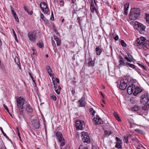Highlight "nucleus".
Returning <instances> with one entry per match:
<instances>
[{
	"instance_id": "nucleus-1",
	"label": "nucleus",
	"mask_w": 149,
	"mask_h": 149,
	"mask_svg": "<svg viewBox=\"0 0 149 149\" xmlns=\"http://www.w3.org/2000/svg\"><path fill=\"white\" fill-rule=\"evenodd\" d=\"M139 8H134L131 9L130 13V18L132 20H135L139 17L140 15Z\"/></svg>"
},
{
	"instance_id": "nucleus-2",
	"label": "nucleus",
	"mask_w": 149,
	"mask_h": 149,
	"mask_svg": "<svg viewBox=\"0 0 149 149\" xmlns=\"http://www.w3.org/2000/svg\"><path fill=\"white\" fill-rule=\"evenodd\" d=\"M137 42L138 44L143 46L144 49L146 50L149 48V45L147 43L146 38L144 37H141L137 38Z\"/></svg>"
},
{
	"instance_id": "nucleus-3",
	"label": "nucleus",
	"mask_w": 149,
	"mask_h": 149,
	"mask_svg": "<svg viewBox=\"0 0 149 149\" xmlns=\"http://www.w3.org/2000/svg\"><path fill=\"white\" fill-rule=\"evenodd\" d=\"M37 33L36 32L34 31L29 32L28 34V36L29 40L31 42L35 43L36 42V40L37 37Z\"/></svg>"
},
{
	"instance_id": "nucleus-4",
	"label": "nucleus",
	"mask_w": 149,
	"mask_h": 149,
	"mask_svg": "<svg viewBox=\"0 0 149 149\" xmlns=\"http://www.w3.org/2000/svg\"><path fill=\"white\" fill-rule=\"evenodd\" d=\"M56 136L60 142V145L63 146L65 145V141L61 132H58L56 133Z\"/></svg>"
},
{
	"instance_id": "nucleus-5",
	"label": "nucleus",
	"mask_w": 149,
	"mask_h": 149,
	"mask_svg": "<svg viewBox=\"0 0 149 149\" xmlns=\"http://www.w3.org/2000/svg\"><path fill=\"white\" fill-rule=\"evenodd\" d=\"M149 101V98L148 94L147 93H145L142 95L141 97V102L143 104H147Z\"/></svg>"
},
{
	"instance_id": "nucleus-6",
	"label": "nucleus",
	"mask_w": 149,
	"mask_h": 149,
	"mask_svg": "<svg viewBox=\"0 0 149 149\" xmlns=\"http://www.w3.org/2000/svg\"><path fill=\"white\" fill-rule=\"evenodd\" d=\"M75 126L77 130H83L85 127V125L83 121H77L76 122Z\"/></svg>"
},
{
	"instance_id": "nucleus-7",
	"label": "nucleus",
	"mask_w": 149,
	"mask_h": 149,
	"mask_svg": "<svg viewBox=\"0 0 149 149\" xmlns=\"http://www.w3.org/2000/svg\"><path fill=\"white\" fill-rule=\"evenodd\" d=\"M81 137L82 140L84 142L89 143L90 140L89 136L87 133L83 132L82 133Z\"/></svg>"
},
{
	"instance_id": "nucleus-8",
	"label": "nucleus",
	"mask_w": 149,
	"mask_h": 149,
	"mask_svg": "<svg viewBox=\"0 0 149 149\" xmlns=\"http://www.w3.org/2000/svg\"><path fill=\"white\" fill-rule=\"evenodd\" d=\"M17 107L23 109V105L24 102V99L21 97H19V98L17 99Z\"/></svg>"
},
{
	"instance_id": "nucleus-9",
	"label": "nucleus",
	"mask_w": 149,
	"mask_h": 149,
	"mask_svg": "<svg viewBox=\"0 0 149 149\" xmlns=\"http://www.w3.org/2000/svg\"><path fill=\"white\" fill-rule=\"evenodd\" d=\"M40 6L43 11L45 13H47L48 11V8L47 4L44 2H41Z\"/></svg>"
},
{
	"instance_id": "nucleus-10",
	"label": "nucleus",
	"mask_w": 149,
	"mask_h": 149,
	"mask_svg": "<svg viewBox=\"0 0 149 149\" xmlns=\"http://www.w3.org/2000/svg\"><path fill=\"white\" fill-rule=\"evenodd\" d=\"M135 86L133 84H130L127 88L128 94L129 95H131L132 93H133L135 89Z\"/></svg>"
},
{
	"instance_id": "nucleus-11",
	"label": "nucleus",
	"mask_w": 149,
	"mask_h": 149,
	"mask_svg": "<svg viewBox=\"0 0 149 149\" xmlns=\"http://www.w3.org/2000/svg\"><path fill=\"white\" fill-rule=\"evenodd\" d=\"M93 121L95 125H98L102 123V119L98 115H97L96 117L94 118Z\"/></svg>"
},
{
	"instance_id": "nucleus-12",
	"label": "nucleus",
	"mask_w": 149,
	"mask_h": 149,
	"mask_svg": "<svg viewBox=\"0 0 149 149\" xmlns=\"http://www.w3.org/2000/svg\"><path fill=\"white\" fill-rule=\"evenodd\" d=\"M116 144L115 147L118 149H121L122 147V140L118 137H116Z\"/></svg>"
},
{
	"instance_id": "nucleus-13",
	"label": "nucleus",
	"mask_w": 149,
	"mask_h": 149,
	"mask_svg": "<svg viewBox=\"0 0 149 149\" xmlns=\"http://www.w3.org/2000/svg\"><path fill=\"white\" fill-rule=\"evenodd\" d=\"M127 86V84L126 83H125L123 81H120L119 88L121 90H125Z\"/></svg>"
},
{
	"instance_id": "nucleus-14",
	"label": "nucleus",
	"mask_w": 149,
	"mask_h": 149,
	"mask_svg": "<svg viewBox=\"0 0 149 149\" xmlns=\"http://www.w3.org/2000/svg\"><path fill=\"white\" fill-rule=\"evenodd\" d=\"M85 98L82 97L78 102L79 103L80 106L81 107H84L85 106L86 103L85 101Z\"/></svg>"
},
{
	"instance_id": "nucleus-15",
	"label": "nucleus",
	"mask_w": 149,
	"mask_h": 149,
	"mask_svg": "<svg viewBox=\"0 0 149 149\" xmlns=\"http://www.w3.org/2000/svg\"><path fill=\"white\" fill-rule=\"evenodd\" d=\"M32 125L34 127L35 129H38L39 127V123L36 120H34L32 122Z\"/></svg>"
},
{
	"instance_id": "nucleus-16",
	"label": "nucleus",
	"mask_w": 149,
	"mask_h": 149,
	"mask_svg": "<svg viewBox=\"0 0 149 149\" xmlns=\"http://www.w3.org/2000/svg\"><path fill=\"white\" fill-rule=\"evenodd\" d=\"M142 91V89L139 87H135V89L133 92V95H136L138 93H140Z\"/></svg>"
},
{
	"instance_id": "nucleus-17",
	"label": "nucleus",
	"mask_w": 149,
	"mask_h": 149,
	"mask_svg": "<svg viewBox=\"0 0 149 149\" xmlns=\"http://www.w3.org/2000/svg\"><path fill=\"white\" fill-rule=\"evenodd\" d=\"M91 3L90 9L92 12H94L95 11L96 12V9L95 7L93 2V0H90L89 1Z\"/></svg>"
},
{
	"instance_id": "nucleus-18",
	"label": "nucleus",
	"mask_w": 149,
	"mask_h": 149,
	"mask_svg": "<svg viewBox=\"0 0 149 149\" xmlns=\"http://www.w3.org/2000/svg\"><path fill=\"white\" fill-rule=\"evenodd\" d=\"M26 110L28 112L31 113L33 111V109L29 103H26Z\"/></svg>"
},
{
	"instance_id": "nucleus-19",
	"label": "nucleus",
	"mask_w": 149,
	"mask_h": 149,
	"mask_svg": "<svg viewBox=\"0 0 149 149\" xmlns=\"http://www.w3.org/2000/svg\"><path fill=\"white\" fill-rule=\"evenodd\" d=\"M129 7V3H126L124 6V13L125 15H127L128 10Z\"/></svg>"
},
{
	"instance_id": "nucleus-20",
	"label": "nucleus",
	"mask_w": 149,
	"mask_h": 149,
	"mask_svg": "<svg viewBox=\"0 0 149 149\" xmlns=\"http://www.w3.org/2000/svg\"><path fill=\"white\" fill-rule=\"evenodd\" d=\"M24 110L22 109H19L18 111H17V113L18 115L19 118L21 119L22 116H23Z\"/></svg>"
},
{
	"instance_id": "nucleus-21",
	"label": "nucleus",
	"mask_w": 149,
	"mask_h": 149,
	"mask_svg": "<svg viewBox=\"0 0 149 149\" xmlns=\"http://www.w3.org/2000/svg\"><path fill=\"white\" fill-rule=\"evenodd\" d=\"M88 67H93L94 65V63L92 61L91 58L88 59Z\"/></svg>"
},
{
	"instance_id": "nucleus-22",
	"label": "nucleus",
	"mask_w": 149,
	"mask_h": 149,
	"mask_svg": "<svg viewBox=\"0 0 149 149\" xmlns=\"http://www.w3.org/2000/svg\"><path fill=\"white\" fill-rule=\"evenodd\" d=\"M146 28L145 26H144L142 24H140L138 26L137 30H139L141 31H143Z\"/></svg>"
},
{
	"instance_id": "nucleus-23",
	"label": "nucleus",
	"mask_w": 149,
	"mask_h": 149,
	"mask_svg": "<svg viewBox=\"0 0 149 149\" xmlns=\"http://www.w3.org/2000/svg\"><path fill=\"white\" fill-rule=\"evenodd\" d=\"M105 135L106 136H109L110 134L113 133L112 132L107 130H104Z\"/></svg>"
},
{
	"instance_id": "nucleus-24",
	"label": "nucleus",
	"mask_w": 149,
	"mask_h": 149,
	"mask_svg": "<svg viewBox=\"0 0 149 149\" xmlns=\"http://www.w3.org/2000/svg\"><path fill=\"white\" fill-rule=\"evenodd\" d=\"M47 71L49 73L50 77H51L53 75V74H51L50 73L52 72V70L49 66H47Z\"/></svg>"
},
{
	"instance_id": "nucleus-25",
	"label": "nucleus",
	"mask_w": 149,
	"mask_h": 149,
	"mask_svg": "<svg viewBox=\"0 0 149 149\" xmlns=\"http://www.w3.org/2000/svg\"><path fill=\"white\" fill-rule=\"evenodd\" d=\"M113 114L116 119L118 121H121L120 119V118L118 115L114 111L113 113Z\"/></svg>"
},
{
	"instance_id": "nucleus-26",
	"label": "nucleus",
	"mask_w": 149,
	"mask_h": 149,
	"mask_svg": "<svg viewBox=\"0 0 149 149\" xmlns=\"http://www.w3.org/2000/svg\"><path fill=\"white\" fill-rule=\"evenodd\" d=\"M96 54L97 55H100L102 51L101 49H100L99 47L98 46L96 47Z\"/></svg>"
},
{
	"instance_id": "nucleus-27",
	"label": "nucleus",
	"mask_w": 149,
	"mask_h": 149,
	"mask_svg": "<svg viewBox=\"0 0 149 149\" xmlns=\"http://www.w3.org/2000/svg\"><path fill=\"white\" fill-rule=\"evenodd\" d=\"M15 61L16 62V63H17V64L18 65L19 69L20 70H21V68L20 65H19V64L20 65V63L19 62V61L18 58H17V57L15 58Z\"/></svg>"
},
{
	"instance_id": "nucleus-28",
	"label": "nucleus",
	"mask_w": 149,
	"mask_h": 149,
	"mask_svg": "<svg viewBox=\"0 0 149 149\" xmlns=\"http://www.w3.org/2000/svg\"><path fill=\"white\" fill-rule=\"evenodd\" d=\"M139 108L137 106H134L132 109V110L134 111H137L139 110Z\"/></svg>"
},
{
	"instance_id": "nucleus-29",
	"label": "nucleus",
	"mask_w": 149,
	"mask_h": 149,
	"mask_svg": "<svg viewBox=\"0 0 149 149\" xmlns=\"http://www.w3.org/2000/svg\"><path fill=\"white\" fill-rule=\"evenodd\" d=\"M37 45L40 48H42L44 47V44L42 42H40L37 43Z\"/></svg>"
},
{
	"instance_id": "nucleus-30",
	"label": "nucleus",
	"mask_w": 149,
	"mask_h": 149,
	"mask_svg": "<svg viewBox=\"0 0 149 149\" xmlns=\"http://www.w3.org/2000/svg\"><path fill=\"white\" fill-rule=\"evenodd\" d=\"M124 60H119V64L118 65V67L119 68H120V67H121L122 65H125V63H124V61H123Z\"/></svg>"
},
{
	"instance_id": "nucleus-31",
	"label": "nucleus",
	"mask_w": 149,
	"mask_h": 149,
	"mask_svg": "<svg viewBox=\"0 0 149 149\" xmlns=\"http://www.w3.org/2000/svg\"><path fill=\"white\" fill-rule=\"evenodd\" d=\"M40 17L41 19L43 20L45 22L47 23L48 22L47 20L45 17L44 16L42 13H41L40 14Z\"/></svg>"
},
{
	"instance_id": "nucleus-32",
	"label": "nucleus",
	"mask_w": 149,
	"mask_h": 149,
	"mask_svg": "<svg viewBox=\"0 0 149 149\" xmlns=\"http://www.w3.org/2000/svg\"><path fill=\"white\" fill-rule=\"evenodd\" d=\"M135 131L139 133L142 134H145V132L143 131L138 129H135Z\"/></svg>"
},
{
	"instance_id": "nucleus-33",
	"label": "nucleus",
	"mask_w": 149,
	"mask_h": 149,
	"mask_svg": "<svg viewBox=\"0 0 149 149\" xmlns=\"http://www.w3.org/2000/svg\"><path fill=\"white\" fill-rule=\"evenodd\" d=\"M149 108V106L146 104H143L142 106V108L143 110H146Z\"/></svg>"
},
{
	"instance_id": "nucleus-34",
	"label": "nucleus",
	"mask_w": 149,
	"mask_h": 149,
	"mask_svg": "<svg viewBox=\"0 0 149 149\" xmlns=\"http://www.w3.org/2000/svg\"><path fill=\"white\" fill-rule=\"evenodd\" d=\"M3 107H4V108L7 111L8 113L10 115V116L12 118H13V116H12V114L10 113L8 109L7 108V107L6 105H5V104H3Z\"/></svg>"
},
{
	"instance_id": "nucleus-35",
	"label": "nucleus",
	"mask_w": 149,
	"mask_h": 149,
	"mask_svg": "<svg viewBox=\"0 0 149 149\" xmlns=\"http://www.w3.org/2000/svg\"><path fill=\"white\" fill-rule=\"evenodd\" d=\"M89 111L91 113V114L94 116L95 115V111H94L93 108H91L89 109Z\"/></svg>"
},
{
	"instance_id": "nucleus-36",
	"label": "nucleus",
	"mask_w": 149,
	"mask_h": 149,
	"mask_svg": "<svg viewBox=\"0 0 149 149\" xmlns=\"http://www.w3.org/2000/svg\"><path fill=\"white\" fill-rule=\"evenodd\" d=\"M127 65L129 66V67H131V68H132L133 69H134L135 68V65H134L133 64H131L130 63H127Z\"/></svg>"
},
{
	"instance_id": "nucleus-37",
	"label": "nucleus",
	"mask_w": 149,
	"mask_h": 149,
	"mask_svg": "<svg viewBox=\"0 0 149 149\" xmlns=\"http://www.w3.org/2000/svg\"><path fill=\"white\" fill-rule=\"evenodd\" d=\"M29 74L31 78L32 79V80L33 81V82L34 84L36 86V83L35 82V80L33 78V76H32L30 72H29Z\"/></svg>"
},
{
	"instance_id": "nucleus-38",
	"label": "nucleus",
	"mask_w": 149,
	"mask_h": 149,
	"mask_svg": "<svg viewBox=\"0 0 149 149\" xmlns=\"http://www.w3.org/2000/svg\"><path fill=\"white\" fill-rule=\"evenodd\" d=\"M0 129L4 136H5L6 138L8 139L10 141V139L8 138V136H7L6 134L4 132L2 128L0 127Z\"/></svg>"
},
{
	"instance_id": "nucleus-39",
	"label": "nucleus",
	"mask_w": 149,
	"mask_h": 149,
	"mask_svg": "<svg viewBox=\"0 0 149 149\" xmlns=\"http://www.w3.org/2000/svg\"><path fill=\"white\" fill-rule=\"evenodd\" d=\"M120 43L121 45H122V46L125 47H126L127 45L125 42L123 41V40H121L120 41Z\"/></svg>"
},
{
	"instance_id": "nucleus-40",
	"label": "nucleus",
	"mask_w": 149,
	"mask_h": 149,
	"mask_svg": "<svg viewBox=\"0 0 149 149\" xmlns=\"http://www.w3.org/2000/svg\"><path fill=\"white\" fill-rule=\"evenodd\" d=\"M104 128L106 129H110L112 128V127L109 125V124L108 123H107L106 126L104 125Z\"/></svg>"
},
{
	"instance_id": "nucleus-41",
	"label": "nucleus",
	"mask_w": 149,
	"mask_h": 149,
	"mask_svg": "<svg viewBox=\"0 0 149 149\" xmlns=\"http://www.w3.org/2000/svg\"><path fill=\"white\" fill-rule=\"evenodd\" d=\"M50 97L52 99H53L54 101L56 100V97L54 95L51 94L50 95Z\"/></svg>"
},
{
	"instance_id": "nucleus-42",
	"label": "nucleus",
	"mask_w": 149,
	"mask_h": 149,
	"mask_svg": "<svg viewBox=\"0 0 149 149\" xmlns=\"http://www.w3.org/2000/svg\"><path fill=\"white\" fill-rule=\"evenodd\" d=\"M127 54L130 60H131V62L133 61V57L132 55H131L129 53H127Z\"/></svg>"
},
{
	"instance_id": "nucleus-43",
	"label": "nucleus",
	"mask_w": 149,
	"mask_h": 149,
	"mask_svg": "<svg viewBox=\"0 0 149 149\" xmlns=\"http://www.w3.org/2000/svg\"><path fill=\"white\" fill-rule=\"evenodd\" d=\"M14 16V17L15 18L16 21L19 22V19L18 18L17 14L16 13H14V14H13Z\"/></svg>"
},
{
	"instance_id": "nucleus-44",
	"label": "nucleus",
	"mask_w": 149,
	"mask_h": 149,
	"mask_svg": "<svg viewBox=\"0 0 149 149\" xmlns=\"http://www.w3.org/2000/svg\"><path fill=\"white\" fill-rule=\"evenodd\" d=\"M146 22L149 23V13L146 15Z\"/></svg>"
},
{
	"instance_id": "nucleus-45",
	"label": "nucleus",
	"mask_w": 149,
	"mask_h": 149,
	"mask_svg": "<svg viewBox=\"0 0 149 149\" xmlns=\"http://www.w3.org/2000/svg\"><path fill=\"white\" fill-rule=\"evenodd\" d=\"M13 34H14V35L15 38V40L16 41L18 42V40H17V38L16 35V33H15V31H14V30L13 29Z\"/></svg>"
},
{
	"instance_id": "nucleus-46",
	"label": "nucleus",
	"mask_w": 149,
	"mask_h": 149,
	"mask_svg": "<svg viewBox=\"0 0 149 149\" xmlns=\"http://www.w3.org/2000/svg\"><path fill=\"white\" fill-rule=\"evenodd\" d=\"M125 58L129 62H131V60H130L129 57L128 58L127 56H125Z\"/></svg>"
},
{
	"instance_id": "nucleus-47",
	"label": "nucleus",
	"mask_w": 149,
	"mask_h": 149,
	"mask_svg": "<svg viewBox=\"0 0 149 149\" xmlns=\"http://www.w3.org/2000/svg\"><path fill=\"white\" fill-rule=\"evenodd\" d=\"M17 134H18V136L19 139H20V140L21 141V137H20V135L19 132V129H18V127L17 128Z\"/></svg>"
},
{
	"instance_id": "nucleus-48",
	"label": "nucleus",
	"mask_w": 149,
	"mask_h": 149,
	"mask_svg": "<svg viewBox=\"0 0 149 149\" xmlns=\"http://www.w3.org/2000/svg\"><path fill=\"white\" fill-rule=\"evenodd\" d=\"M57 46H59L61 44V42L59 39H58L57 41H56Z\"/></svg>"
},
{
	"instance_id": "nucleus-49",
	"label": "nucleus",
	"mask_w": 149,
	"mask_h": 149,
	"mask_svg": "<svg viewBox=\"0 0 149 149\" xmlns=\"http://www.w3.org/2000/svg\"><path fill=\"white\" fill-rule=\"evenodd\" d=\"M77 20L80 25L81 22V20L80 17H77Z\"/></svg>"
},
{
	"instance_id": "nucleus-50",
	"label": "nucleus",
	"mask_w": 149,
	"mask_h": 149,
	"mask_svg": "<svg viewBox=\"0 0 149 149\" xmlns=\"http://www.w3.org/2000/svg\"><path fill=\"white\" fill-rule=\"evenodd\" d=\"M55 91L58 94H59L60 93V90L59 89H56Z\"/></svg>"
},
{
	"instance_id": "nucleus-51",
	"label": "nucleus",
	"mask_w": 149,
	"mask_h": 149,
	"mask_svg": "<svg viewBox=\"0 0 149 149\" xmlns=\"http://www.w3.org/2000/svg\"><path fill=\"white\" fill-rule=\"evenodd\" d=\"M54 39L56 41H57V40L59 39L58 38V37L57 36H54Z\"/></svg>"
},
{
	"instance_id": "nucleus-52",
	"label": "nucleus",
	"mask_w": 149,
	"mask_h": 149,
	"mask_svg": "<svg viewBox=\"0 0 149 149\" xmlns=\"http://www.w3.org/2000/svg\"><path fill=\"white\" fill-rule=\"evenodd\" d=\"M50 19L51 20H54V17L53 12H52V16L51 17Z\"/></svg>"
},
{
	"instance_id": "nucleus-53",
	"label": "nucleus",
	"mask_w": 149,
	"mask_h": 149,
	"mask_svg": "<svg viewBox=\"0 0 149 149\" xmlns=\"http://www.w3.org/2000/svg\"><path fill=\"white\" fill-rule=\"evenodd\" d=\"M53 83L54 84V89H55V90L56 89H57V84H55L54 83V82L53 81Z\"/></svg>"
},
{
	"instance_id": "nucleus-54",
	"label": "nucleus",
	"mask_w": 149,
	"mask_h": 149,
	"mask_svg": "<svg viewBox=\"0 0 149 149\" xmlns=\"http://www.w3.org/2000/svg\"><path fill=\"white\" fill-rule=\"evenodd\" d=\"M124 138L125 139V142L127 143L128 142V137H125Z\"/></svg>"
},
{
	"instance_id": "nucleus-55",
	"label": "nucleus",
	"mask_w": 149,
	"mask_h": 149,
	"mask_svg": "<svg viewBox=\"0 0 149 149\" xmlns=\"http://www.w3.org/2000/svg\"><path fill=\"white\" fill-rule=\"evenodd\" d=\"M72 94L73 95H74L75 93V91L74 89H73L72 91Z\"/></svg>"
},
{
	"instance_id": "nucleus-56",
	"label": "nucleus",
	"mask_w": 149,
	"mask_h": 149,
	"mask_svg": "<svg viewBox=\"0 0 149 149\" xmlns=\"http://www.w3.org/2000/svg\"><path fill=\"white\" fill-rule=\"evenodd\" d=\"M24 8L25 11L28 13H29V11L28 9L25 6L24 7Z\"/></svg>"
},
{
	"instance_id": "nucleus-57",
	"label": "nucleus",
	"mask_w": 149,
	"mask_h": 149,
	"mask_svg": "<svg viewBox=\"0 0 149 149\" xmlns=\"http://www.w3.org/2000/svg\"><path fill=\"white\" fill-rule=\"evenodd\" d=\"M118 38H119L118 36L117 35L114 37V39L115 40H118Z\"/></svg>"
},
{
	"instance_id": "nucleus-58",
	"label": "nucleus",
	"mask_w": 149,
	"mask_h": 149,
	"mask_svg": "<svg viewBox=\"0 0 149 149\" xmlns=\"http://www.w3.org/2000/svg\"><path fill=\"white\" fill-rule=\"evenodd\" d=\"M55 81L57 83H59V79L57 78H56L55 79Z\"/></svg>"
},
{
	"instance_id": "nucleus-59",
	"label": "nucleus",
	"mask_w": 149,
	"mask_h": 149,
	"mask_svg": "<svg viewBox=\"0 0 149 149\" xmlns=\"http://www.w3.org/2000/svg\"><path fill=\"white\" fill-rule=\"evenodd\" d=\"M60 3H62V4L61 5L62 6H63V4H64V1H62V0H61V1H60Z\"/></svg>"
},
{
	"instance_id": "nucleus-60",
	"label": "nucleus",
	"mask_w": 149,
	"mask_h": 149,
	"mask_svg": "<svg viewBox=\"0 0 149 149\" xmlns=\"http://www.w3.org/2000/svg\"><path fill=\"white\" fill-rule=\"evenodd\" d=\"M119 58L120 59L119 60H124L123 58V57L121 56H119Z\"/></svg>"
},
{
	"instance_id": "nucleus-61",
	"label": "nucleus",
	"mask_w": 149,
	"mask_h": 149,
	"mask_svg": "<svg viewBox=\"0 0 149 149\" xmlns=\"http://www.w3.org/2000/svg\"><path fill=\"white\" fill-rule=\"evenodd\" d=\"M33 11H31L30 12H29V13L28 14L30 15H32L33 14Z\"/></svg>"
},
{
	"instance_id": "nucleus-62",
	"label": "nucleus",
	"mask_w": 149,
	"mask_h": 149,
	"mask_svg": "<svg viewBox=\"0 0 149 149\" xmlns=\"http://www.w3.org/2000/svg\"><path fill=\"white\" fill-rule=\"evenodd\" d=\"M142 68H143L144 70H146V67L145 66H144L143 65L142 66Z\"/></svg>"
},
{
	"instance_id": "nucleus-63",
	"label": "nucleus",
	"mask_w": 149,
	"mask_h": 149,
	"mask_svg": "<svg viewBox=\"0 0 149 149\" xmlns=\"http://www.w3.org/2000/svg\"><path fill=\"white\" fill-rule=\"evenodd\" d=\"M138 64L141 67H142V66L143 65H142V64H141V63H138Z\"/></svg>"
},
{
	"instance_id": "nucleus-64",
	"label": "nucleus",
	"mask_w": 149,
	"mask_h": 149,
	"mask_svg": "<svg viewBox=\"0 0 149 149\" xmlns=\"http://www.w3.org/2000/svg\"><path fill=\"white\" fill-rule=\"evenodd\" d=\"M11 10V11H12V13H13V14H14V13H15V11H14V9H13V10Z\"/></svg>"
}]
</instances>
